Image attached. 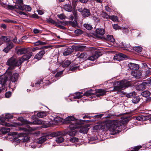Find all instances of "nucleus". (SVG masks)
Instances as JSON below:
<instances>
[{"instance_id": "nucleus-8", "label": "nucleus", "mask_w": 151, "mask_h": 151, "mask_svg": "<svg viewBox=\"0 0 151 151\" xmlns=\"http://www.w3.org/2000/svg\"><path fill=\"white\" fill-rule=\"evenodd\" d=\"M43 122L39 119H37L34 120L33 122H29L27 120L24 121L23 123L24 124H43Z\"/></svg>"}, {"instance_id": "nucleus-17", "label": "nucleus", "mask_w": 151, "mask_h": 151, "mask_svg": "<svg viewBox=\"0 0 151 151\" xmlns=\"http://www.w3.org/2000/svg\"><path fill=\"white\" fill-rule=\"evenodd\" d=\"M126 56L122 53L116 54L114 56V60L121 61L125 58Z\"/></svg>"}, {"instance_id": "nucleus-48", "label": "nucleus", "mask_w": 151, "mask_h": 151, "mask_svg": "<svg viewBox=\"0 0 151 151\" xmlns=\"http://www.w3.org/2000/svg\"><path fill=\"white\" fill-rule=\"evenodd\" d=\"M58 17L59 18L62 20L66 18V17L63 14L58 15Z\"/></svg>"}, {"instance_id": "nucleus-34", "label": "nucleus", "mask_w": 151, "mask_h": 151, "mask_svg": "<svg viewBox=\"0 0 151 151\" xmlns=\"http://www.w3.org/2000/svg\"><path fill=\"white\" fill-rule=\"evenodd\" d=\"M83 94L82 92H78L76 93V96L73 97V99H79L82 98Z\"/></svg>"}, {"instance_id": "nucleus-33", "label": "nucleus", "mask_w": 151, "mask_h": 151, "mask_svg": "<svg viewBox=\"0 0 151 151\" xmlns=\"http://www.w3.org/2000/svg\"><path fill=\"white\" fill-rule=\"evenodd\" d=\"M82 123V121L81 120L77 119H75V120H74V124H73V126L76 125V126L78 127V128L79 127V126L78 125H80Z\"/></svg>"}, {"instance_id": "nucleus-54", "label": "nucleus", "mask_w": 151, "mask_h": 151, "mask_svg": "<svg viewBox=\"0 0 151 151\" xmlns=\"http://www.w3.org/2000/svg\"><path fill=\"white\" fill-rule=\"evenodd\" d=\"M113 27L115 29H121L120 27L117 24L113 25Z\"/></svg>"}, {"instance_id": "nucleus-41", "label": "nucleus", "mask_w": 151, "mask_h": 151, "mask_svg": "<svg viewBox=\"0 0 151 151\" xmlns=\"http://www.w3.org/2000/svg\"><path fill=\"white\" fill-rule=\"evenodd\" d=\"M93 90H90L86 91L83 94V95L88 96L91 95H92L94 94V93L93 92Z\"/></svg>"}, {"instance_id": "nucleus-64", "label": "nucleus", "mask_w": 151, "mask_h": 151, "mask_svg": "<svg viewBox=\"0 0 151 151\" xmlns=\"http://www.w3.org/2000/svg\"><path fill=\"white\" fill-rule=\"evenodd\" d=\"M37 12L38 14L40 15L44 13L43 11L41 10H38Z\"/></svg>"}, {"instance_id": "nucleus-24", "label": "nucleus", "mask_w": 151, "mask_h": 151, "mask_svg": "<svg viewBox=\"0 0 151 151\" xmlns=\"http://www.w3.org/2000/svg\"><path fill=\"white\" fill-rule=\"evenodd\" d=\"M105 17L106 19H110L113 21L117 22L118 19L117 16H109L108 15L106 14Z\"/></svg>"}, {"instance_id": "nucleus-31", "label": "nucleus", "mask_w": 151, "mask_h": 151, "mask_svg": "<svg viewBox=\"0 0 151 151\" xmlns=\"http://www.w3.org/2000/svg\"><path fill=\"white\" fill-rule=\"evenodd\" d=\"M27 52V49L24 48L18 49L17 52L18 54L22 55L26 53Z\"/></svg>"}, {"instance_id": "nucleus-19", "label": "nucleus", "mask_w": 151, "mask_h": 151, "mask_svg": "<svg viewBox=\"0 0 151 151\" xmlns=\"http://www.w3.org/2000/svg\"><path fill=\"white\" fill-rule=\"evenodd\" d=\"M45 51L44 50H41L35 56V58L38 60H40L42 58L43 55L45 54Z\"/></svg>"}, {"instance_id": "nucleus-38", "label": "nucleus", "mask_w": 151, "mask_h": 151, "mask_svg": "<svg viewBox=\"0 0 151 151\" xmlns=\"http://www.w3.org/2000/svg\"><path fill=\"white\" fill-rule=\"evenodd\" d=\"M70 62L69 60H65L62 63V66L63 67H67L70 64Z\"/></svg>"}, {"instance_id": "nucleus-40", "label": "nucleus", "mask_w": 151, "mask_h": 151, "mask_svg": "<svg viewBox=\"0 0 151 151\" xmlns=\"http://www.w3.org/2000/svg\"><path fill=\"white\" fill-rule=\"evenodd\" d=\"M136 95V92L134 91H133L131 93L126 94V96L127 98H130L132 97H133Z\"/></svg>"}, {"instance_id": "nucleus-23", "label": "nucleus", "mask_w": 151, "mask_h": 151, "mask_svg": "<svg viewBox=\"0 0 151 151\" xmlns=\"http://www.w3.org/2000/svg\"><path fill=\"white\" fill-rule=\"evenodd\" d=\"M96 33L98 35L102 36L105 33V32L104 29L99 28L96 29Z\"/></svg>"}, {"instance_id": "nucleus-12", "label": "nucleus", "mask_w": 151, "mask_h": 151, "mask_svg": "<svg viewBox=\"0 0 151 151\" xmlns=\"http://www.w3.org/2000/svg\"><path fill=\"white\" fill-rule=\"evenodd\" d=\"M6 44V47L3 50V51L5 53H7L13 48L14 45L13 43L10 42H7Z\"/></svg>"}, {"instance_id": "nucleus-13", "label": "nucleus", "mask_w": 151, "mask_h": 151, "mask_svg": "<svg viewBox=\"0 0 151 151\" xmlns=\"http://www.w3.org/2000/svg\"><path fill=\"white\" fill-rule=\"evenodd\" d=\"M73 15L75 17V20L73 22L69 21V23H70L73 27H75L77 25V22L76 20L77 19V12L76 11H73Z\"/></svg>"}, {"instance_id": "nucleus-56", "label": "nucleus", "mask_w": 151, "mask_h": 151, "mask_svg": "<svg viewBox=\"0 0 151 151\" xmlns=\"http://www.w3.org/2000/svg\"><path fill=\"white\" fill-rule=\"evenodd\" d=\"M47 21L49 22H50L54 24L55 22V21L54 20H53L52 19L50 18L47 19Z\"/></svg>"}, {"instance_id": "nucleus-10", "label": "nucleus", "mask_w": 151, "mask_h": 151, "mask_svg": "<svg viewBox=\"0 0 151 151\" xmlns=\"http://www.w3.org/2000/svg\"><path fill=\"white\" fill-rule=\"evenodd\" d=\"M72 48L76 51H88L87 48L85 46H72Z\"/></svg>"}, {"instance_id": "nucleus-60", "label": "nucleus", "mask_w": 151, "mask_h": 151, "mask_svg": "<svg viewBox=\"0 0 151 151\" xmlns=\"http://www.w3.org/2000/svg\"><path fill=\"white\" fill-rule=\"evenodd\" d=\"M36 143V142H35V141L34 142L31 143L30 145V146L32 148H35L36 147V145H34V143Z\"/></svg>"}, {"instance_id": "nucleus-62", "label": "nucleus", "mask_w": 151, "mask_h": 151, "mask_svg": "<svg viewBox=\"0 0 151 151\" xmlns=\"http://www.w3.org/2000/svg\"><path fill=\"white\" fill-rule=\"evenodd\" d=\"M6 6L7 8H8L9 9H14V8H15V6H12V5H8Z\"/></svg>"}, {"instance_id": "nucleus-9", "label": "nucleus", "mask_w": 151, "mask_h": 151, "mask_svg": "<svg viewBox=\"0 0 151 151\" xmlns=\"http://www.w3.org/2000/svg\"><path fill=\"white\" fill-rule=\"evenodd\" d=\"M69 127L70 131L68 132L69 135L72 136H75L76 132V131L75 129H77L78 127L76 126V125L73 126V124H71L70 125Z\"/></svg>"}, {"instance_id": "nucleus-55", "label": "nucleus", "mask_w": 151, "mask_h": 151, "mask_svg": "<svg viewBox=\"0 0 151 151\" xmlns=\"http://www.w3.org/2000/svg\"><path fill=\"white\" fill-rule=\"evenodd\" d=\"M42 81V78L38 79L35 83L36 85H40Z\"/></svg>"}, {"instance_id": "nucleus-57", "label": "nucleus", "mask_w": 151, "mask_h": 151, "mask_svg": "<svg viewBox=\"0 0 151 151\" xmlns=\"http://www.w3.org/2000/svg\"><path fill=\"white\" fill-rule=\"evenodd\" d=\"M11 95V93L10 92H7L6 93L5 96L6 98H9Z\"/></svg>"}, {"instance_id": "nucleus-32", "label": "nucleus", "mask_w": 151, "mask_h": 151, "mask_svg": "<svg viewBox=\"0 0 151 151\" xmlns=\"http://www.w3.org/2000/svg\"><path fill=\"white\" fill-rule=\"evenodd\" d=\"M147 117L146 116L141 115L137 116L136 117V119L138 120L143 121L147 120Z\"/></svg>"}, {"instance_id": "nucleus-51", "label": "nucleus", "mask_w": 151, "mask_h": 151, "mask_svg": "<svg viewBox=\"0 0 151 151\" xmlns=\"http://www.w3.org/2000/svg\"><path fill=\"white\" fill-rule=\"evenodd\" d=\"M87 128L86 127H83L81 128L79 132L81 133H84L86 132Z\"/></svg>"}, {"instance_id": "nucleus-47", "label": "nucleus", "mask_w": 151, "mask_h": 151, "mask_svg": "<svg viewBox=\"0 0 151 151\" xmlns=\"http://www.w3.org/2000/svg\"><path fill=\"white\" fill-rule=\"evenodd\" d=\"M24 9L26 11L30 12L31 11L32 8L28 5H25L24 6Z\"/></svg>"}, {"instance_id": "nucleus-52", "label": "nucleus", "mask_w": 151, "mask_h": 151, "mask_svg": "<svg viewBox=\"0 0 151 151\" xmlns=\"http://www.w3.org/2000/svg\"><path fill=\"white\" fill-rule=\"evenodd\" d=\"M78 138L75 137L71 138L70 139V141L72 142H78Z\"/></svg>"}, {"instance_id": "nucleus-11", "label": "nucleus", "mask_w": 151, "mask_h": 151, "mask_svg": "<svg viewBox=\"0 0 151 151\" xmlns=\"http://www.w3.org/2000/svg\"><path fill=\"white\" fill-rule=\"evenodd\" d=\"M107 91L105 89H100L96 90V95L97 97L104 96L105 95Z\"/></svg>"}, {"instance_id": "nucleus-30", "label": "nucleus", "mask_w": 151, "mask_h": 151, "mask_svg": "<svg viewBox=\"0 0 151 151\" xmlns=\"http://www.w3.org/2000/svg\"><path fill=\"white\" fill-rule=\"evenodd\" d=\"M7 81V77H0V84L4 85Z\"/></svg>"}, {"instance_id": "nucleus-44", "label": "nucleus", "mask_w": 151, "mask_h": 151, "mask_svg": "<svg viewBox=\"0 0 151 151\" xmlns=\"http://www.w3.org/2000/svg\"><path fill=\"white\" fill-rule=\"evenodd\" d=\"M134 50L138 52H141L142 50V48L140 46L135 47H134Z\"/></svg>"}, {"instance_id": "nucleus-59", "label": "nucleus", "mask_w": 151, "mask_h": 151, "mask_svg": "<svg viewBox=\"0 0 151 151\" xmlns=\"http://www.w3.org/2000/svg\"><path fill=\"white\" fill-rule=\"evenodd\" d=\"M23 2L22 0H17L16 1V4H23Z\"/></svg>"}, {"instance_id": "nucleus-63", "label": "nucleus", "mask_w": 151, "mask_h": 151, "mask_svg": "<svg viewBox=\"0 0 151 151\" xmlns=\"http://www.w3.org/2000/svg\"><path fill=\"white\" fill-rule=\"evenodd\" d=\"M13 42L16 44H19L20 43L19 42H18L17 40V38L16 37H15L12 40Z\"/></svg>"}, {"instance_id": "nucleus-50", "label": "nucleus", "mask_w": 151, "mask_h": 151, "mask_svg": "<svg viewBox=\"0 0 151 151\" xmlns=\"http://www.w3.org/2000/svg\"><path fill=\"white\" fill-rule=\"evenodd\" d=\"M56 26L62 29H65V27L62 26V25L59 24L58 23H57L56 22H55V23L54 24Z\"/></svg>"}, {"instance_id": "nucleus-21", "label": "nucleus", "mask_w": 151, "mask_h": 151, "mask_svg": "<svg viewBox=\"0 0 151 151\" xmlns=\"http://www.w3.org/2000/svg\"><path fill=\"white\" fill-rule=\"evenodd\" d=\"M19 77V74L17 73H15L12 76H10V79L12 82H17Z\"/></svg>"}, {"instance_id": "nucleus-3", "label": "nucleus", "mask_w": 151, "mask_h": 151, "mask_svg": "<svg viewBox=\"0 0 151 151\" xmlns=\"http://www.w3.org/2000/svg\"><path fill=\"white\" fill-rule=\"evenodd\" d=\"M105 124V127L108 128L110 131L115 133L116 129L120 125V122L117 120L106 121Z\"/></svg>"}, {"instance_id": "nucleus-15", "label": "nucleus", "mask_w": 151, "mask_h": 151, "mask_svg": "<svg viewBox=\"0 0 151 151\" xmlns=\"http://www.w3.org/2000/svg\"><path fill=\"white\" fill-rule=\"evenodd\" d=\"M142 74L141 71L139 70H132L131 72L132 75L137 78H140L142 76Z\"/></svg>"}, {"instance_id": "nucleus-14", "label": "nucleus", "mask_w": 151, "mask_h": 151, "mask_svg": "<svg viewBox=\"0 0 151 151\" xmlns=\"http://www.w3.org/2000/svg\"><path fill=\"white\" fill-rule=\"evenodd\" d=\"M75 118L73 116H69L66 117L65 119V123L66 124H73Z\"/></svg>"}, {"instance_id": "nucleus-2", "label": "nucleus", "mask_w": 151, "mask_h": 151, "mask_svg": "<svg viewBox=\"0 0 151 151\" xmlns=\"http://www.w3.org/2000/svg\"><path fill=\"white\" fill-rule=\"evenodd\" d=\"M113 84L116 85L114 87L113 91H117L118 92H121L123 89L127 88L131 85L130 82L126 80H123L120 81H115Z\"/></svg>"}, {"instance_id": "nucleus-16", "label": "nucleus", "mask_w": 151, "mask_h": 151, "mask_svg": "<svg viewBox=\"0 0 151 151\" xmlns=\"http://www.w3.org/2000/svg\"><path fill=\"white\" fill-rule=\"evenodd\" d=\"M51 135H47L45 136H42L35 140V142L38 144H42L47 139L49 138Z\"/></svg>"}, {"instance_id": "nucleus-25", "label": "nucleus", "mask_w": 151, "mask_h": 151, "mask_svg": "<svg viewBox=\"0 0 151 151\" xmlns=\"http://www.w3.org/2000/svg\"><path fill=\"white\" fill-rule=\"evenodd\" d=\"M82 15L84 17H88L90 14V13L89 10L84 9H83V12L82 13Z\"/></svg>"}, {"instance_id": "nucleus-29", "label": "nucleus", "mask_w": 151, "mask_h": 151, "mask_svg": "<svg viewBox=\"0 0 151 151\" xmlns=\"http://www.w3.org/2000/svg\"><path fill=\"white\" fill-rule=\"evenodd\" d=\"M140 98L138 96H134L132 100V102L134 104H137L140 101Z\"/></svg>"}, {"instance_id": "nucleus-46", "label": "nucleus", "mask_w": 151, "mask_h": 151, "mask_svg": "<svg viewBox=\"0 0 151 151\" xmlns=\"http://www.w3.org/2000/svg\"><path fill=\"white\" fill-rule=\"evenodd\" d=\"M122 47L124 48L125 50H127V48H129L130 47V46L129 44H126L124 43H122Z\"/></svg>"}, {"instance_id": "nucleus-6", "label": "nucleus", "mask_w": 151, "mask_h": 151, "mask_svg": "<svg viewBox=\"0 0 151 151\" xmlns=\"http://www.w3.org/2000/svg\"><path fill=\"white\" fill-rule=\"evenodd\" d=\"M62 133L61 132H57L53 133L51 134V136L52 137H57L56 141L58 143H61L64 141V139L62 137Z\"/></svg>"}, {"instance_id": "nucleus-5", "label": "nucleus", "mask_w": 151, "mask_h": 151, "mask_svg": "<svg viewBox=\"0 0 151 151\" xmlns=\"http://www.w3.org/2000/svg\"><path fill=\"white\" fill-rule=\"evenodd\" d=\"M13 117V115L7 113L5 115V118H0V124L4 125L6 126L12 127L14 126L13 125L10 124L5 122V119H12Z\"/></svg>"}, {"instance_id": "nucleus-36", "label": "nucleus", "mask_w": 151, "mask_h": 151, "mask_svg": "<svg viewBox=\"0 0 151 151\" xmlns=\"http://www.w3.org/2000/svg\"><path fill=\"white\" fill-rule=\"evenodd\" d=\"M46 113L45 112L41 111L37 113V116L38 117L42 118L46 116Z\"/></svg>"}, {"instance_id": "nucleus-1", "label": "nucleus", "mask_w": 151, "mask_h": 151, "mask_svg": "<svg viewBox=\"0 0 151 151\" xmlns=\"http://www.w3.org/2000/svg\"><path fill=\"white\" fill-rule=\"evenodd\" d=\"M32 55V53L31 52H29L19 58L18 61L13 57L10 58L6 62V65L10 67L7 70L6 73L10 75L12 70L15 67L20 66L24 61L29 60Z\"/></svg>"}, {"instance_id": "nucleus-39", "label": "nucleus", "mask_w": 151, "mask_h": 151, "mask_svg": "<svg viewBox=\"0 0 151 151\" xmlns=\"http://www.w3.org/2000/svg\"><path fill=\"white\" fill-rule=\"evenodd\" d=\"M141 95L144 97H147L150 96V93L149 91H146L142 92Z\"/></svg>"}, {"instance_id": "nucleus-61", "label": "nucleus", "mask_w": 151, "mask_h": 151, "mask_svg": "<svg viewBox=\"0 0 151 151\" xmlns=\"http://www.w3.org/2000/svg\"><path fill=\"white\" fill-rule=\"evenodd\" d=\"M103 115V114H99V115H96V116H94L93 117L95 118H101V117H102V116Z\"/></svg>"}, {"instance_id": "nucleus-28", "label": "nucleus", "mask_w": 151, "mask_h": 151, "mask_svg": "<svg viewBox=\"0 0 151 151\" xmlns=\"http://www.w3.org/2000/svg\"><path fill=\"white\" fill-rule=\"evenodd\" d=\"M128 66L130 69L134 70L137 68V65L133 63H130L128 64Z\"/></svg>"}, {"instance_id": "nucleus-49", "label": "nucleus", "mask_w": 151, "mask_h": 151, "mask_svg": "<svg viewBox=\"0 0 151 151\" xmlns=\"http://www.w3.org/2000/svg\"><path fill=\"white\" fill-rule=\"evenodd\" d=\"M63 71L58 72L56 74L55 76L56 78L61 77L63 74Z\"/></svg>"}, {"instance_id": "nucleus-42", "label": "nucleus", "mask_w": 151, "mask_h": 151, "mask_svg": "<svg viewBox=\"0 0 151 151\" xmlns=\"http://www.w3.org/2000/svg\"><path fill=\"white\" fill-rule=\"evenodd\" d=\"M107 38L108 40L111 42H114L115 41V40L112 35H108L107 36Z\"/></svg>"}, {"instance_id": "nucleus-22", "label": "nucleus", "mask_w": 151, "mask_h": 151, "mask_svg": "<svg viewBox=\"0 0 151 151\" xmlns=\"http://www.w3.org/2000/svg\"><path fill=\"white\" fill-rule=\"evenodd\" d=\"M63 8L66 11L68 12H71L72 11V7L70 4H65L63 5Z\"/></svg>"}, {"instance_id": "nucleus-37", "label": "nucleus", "mask_w": 151, "mask_h": 151, "mask_svg": "<svg viewBox=\"0 0 151 151\" xmlns=\"http://www.w3.org/2000/svg\"><path fill=\"white\" fill-rule=\"evenodd\" d=\"M145 73L146 76L151 75V68H147L145 69Z\"/></svg>"}, {"instance_id": "nucleus-45", "label": "nucleus", "mask_w": 151, "mask_h": 151, "mask_svg": "<svg viewBox=\"0 0 151 151\" xmlns=\"http://www.w3.org/2000/svg\"><path fill=\"white\" fill-rule=\"evenodd\" d=\"M84 27L88 30H91L92 28L91 25L88 24H85L83 25Z\"/></svg>"}, {"instance_id": "nucleus-20", "label": "nucleus", "mask_w": 151, "mask_h": 151, "mask_svg": "<svg viewBox=\"0 0 151 151\" xmlns=\"http://www.w3.org/2000/svg\"><path fill=\"white\" fill-rule=\"evenodd\" d=\"M10 41L9 37L7 36H2L0 37V46L3 43L6 42V43Z\"/></svg>"}, {"instance_id": "nucleus-43", "label": "nucleus", "mask_w": 151, "mask_h": 151, "mask_svg": "<svg viewBox=\"0 0 151 151\" xmlns=\"http://www.w3.org/2000/svg\"><path fill=\"white\" fill-rule=\"evenodd\" d=\"M22 4H16L15 5V7L16 9H18L22 10H24V6H22Z\"/></svg>"}, {"instance_id": "nucleus-4", "label": "nucleus", "mask_w": 151, "mask_h": 151, "mask_svg": "<svg viewBox=\"0 0 151 151\" xmlns=\"http://www.w3.org/2000/svg\"><path fill=\"white\" fill-rule=\"evenodd\" d=\"M88 51H91V52H94V53L92 54L91 56L88 58L87 59L89 60L94 61L98 58L100 56V50L96 49L95 47H90L88 48Z\"/></svg>"}, {"instance_id": "nucleus-35", "label": "nucleus", "mask_w": 151, "mask_h": 151, "mask_svg": "<svg viewBox=\"0 0 151 151\" xmlns=\"http://www.w3.org/2000/svg\"><path fill=\"white\" fill-rule=\"evenodd\" d=\"M0 130L3 134H6L10 131V129L8 127H3Z\"/></svg>"}, {"instance_id": "nucleus-27", "label": "nucleus", "mask_w": 151, "mask_h": 151, "mask_svg": "<svg viewBox=\"0 0 151 151\" xmlns=\"http://www.w3.org/2000/svg\"><path fill=\"white\" fill-rule=\"evenodd\" d=\"M73 52L72 49L70 48H68L66 49L65 51L63 52V54L65 56H67L71 54Z\"/></svg>"}, {"instance_id": "nucleus-58", "label": "nucleus", "mask_w": 151, "mask_h": 151, "mask_svg": "<svg viewBox=\"0 0 151 151\" xmlns=\"http://www.w3.org/2000/svg\"><path fill=\"white\" fill-rule=\"evenodd\" d=\"M33 32L35 34L41 33V31L37 29H35L33 30Z\"/></svg>"}, {"instance_id": "nucleus-26", "label": "nucleus", "mask_w": 151, "mask_h": 151, "mask_svg": "<svg viewBox=\"0 0 151 151\" xmlns=\"http://www.w3.org/2000/svg\"><path fill=\"white\" fill-rule=\"evenodd\" d=\"M76 55L78 58L80 59H86L87 58V54L83 52L78 53Z\"/></svg>"}, {"instance_id": "nucleus-7", "label": "nucleus", "mask_w": 151, "mask_h": 151, "mask_svg": "<svg viewBox=\"0 0 151 151\" xmlns=\"http://www.w3.org/2000/svg\"><path fill=\"white\" fill-rule=\"evenodd\" d=\"M27 127L28 128L27 129L26 128H22L19 129L20 130L22 131L25 132V134H31L32 132L35 130L37 128L36 127H31L28 125H27Z\"/></svg>"}, {"instance_id": "nucleus-53", "label": "nucleus", "mask_w": 151, "mask_h": 151, "mask_svg": "<svg viewBox=\"0 0 151 151\" xmlns=\"http://www.w3.org/2000/svg\"><path fill=\"white\" fill-rule=\"evenodd\" d=\"M149 84L150 83H149V81H148V80H147V81L145 80L142 83L141 85L143 86H145L146 85Z\"/></svg>"}, {"instance_id": "nucleus-18", "label": "nucleus", "mask_w": 151, "mask_h": 151, "mask_svg": "<svg viewBox=\"0 0 151 151\" xmlns=\"http://www.w3.org/2000/svg\"><path fill=\"white\" fill-rule=\"evenodd\" d=\"M27 134H25V132L19 133V135L20 137H22V138L20 139L23 142H26L29 140V138L27 135Z\"/></svg>"}]
</instances>
